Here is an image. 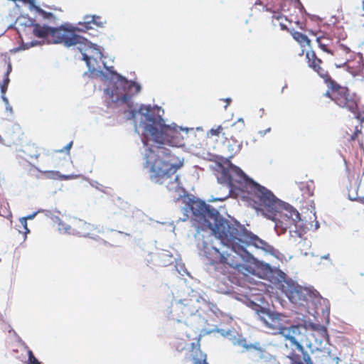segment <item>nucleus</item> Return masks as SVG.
I'll return each mask as SVG.
<instances>
[{
  "mask_svg": "<svg viewBox=\"0 0 364 364\" xmlns=\"http://www.w3.org/2000/svg\"><path fill=\"white\" fill-rule=\"evenodd\" d=\"M279 206L273 213L274 215L267 218L275 222V229L279 234L284 233L288 230L290 232H296L298 223L301 220L299 212L282 200Z\"/></svg>",
  "mask_w": 364,
  "mask_h": 364,
  "instance_id": "7",
  "label": "nucleus"
},
{
  "mask_svg": "<svg viewBox=\"0 0 364 364\" xmlns=\"http://www.w3.org/2000/svg\"><path fill=\"white\" fill-rule=\"evenodd\" d=\"M318 336H320L319 342L321 343L325 341L328 343L329 341V335L328 334V331L326 328L323 326H321L316 332Z\"/></svg>",
  "mask_w": 364,
  "mask_h": 364,
  "instance_id": "26",
  "label": "nucleus"
},
{
  "mask_svg": "<svg viewBox=\"0 0 364 364\" xmlns=\"http://www.w3.org/2000/svg\"><path fill=\"white\" fill-rule=\"evenodd\" d=\"M328 256H329V255H326V256H323V257H322V258L328 259Z\"/></svg>",
  "mask_w": 364,
  "mask_h": 364,
  "instance_id": "40",
  "label": "nucleus"
},
{
  "mask_svg": "<svg viewBox=\"0 0 364 364\" xmlns=\"http://www.w3.org/2000/svg\"><path fill=\"white\" fill-rule=\"evenodd\" d=\"M215 176L220 183L228 186L230 191L239 189L247 193L246 198L251 205L264 216L272 217L279 208L281 200L266 187L249 178L240 168L229 164H220L215 168Z\"/></svg>",
  "mask_w": 364,
  "mask_h": 364,
  "instance_id": "3",
  "label": "nucleus"
},
{
  "mask_svg": "<svg viewBox=\"0 0 364 364\" xmlns=\"http://www.w3.org/2000/svg\"><path fill=\"white\" fill-rule=\"evenodd\" d=\"M151 110L150 105H141L138 110L134 109L131 112V118H135L137 114H140L150 122L144 127V144L148 145L149 141H153L159 144L150 147L146 154V164L149 167L150 178L159 184H164L170 179L166 186L169 191H177L181 186V182L179 176L174 175L182 166L183 163L170 149L164 146H173V134L175 132L151 117L149 114Z\"/></svg>",
  "mask_w": 364,
  "mask_h": 364,
  "instance_id": "2",
  "label": "nucleus"
},
{
  "mask_svg": "<svg viewBox=\"0 0 364 364\" xmlns=\"http://www.w3.org/2000/svg\"><path fill=\"white\" fill-rule=\"evenodd\" d=\"M22 223L24 225V228H25V229L26 230V232H29L28 229L27 228L26 218H23V221H22Z\"/></svg>",
  "mask_w": 364,
  "mask_h": 364,
  "instance_id": "34",
  "label": "nucleus"
},
{
  "mask_svg": "<svg viewBox=\"0 0 364 364\" xmlns=\"http://www.w3.org/2000/svg\"><path fill=\"white\" fill-rule=\"evenodd\" d=\"M11 70H12V66H11V63L9 62V63L7 65L6 73H4V75L3 81L1 82H0L1 98L6 102H8V100L5 97V94L7 91L8 85L10 82L9 74L11 73Z\"/></svg>",
  "mask_w": 364,
  "mask_h": 364,
  "instance_id": "18",
  "label": "nucleus"
},
{
  "mask_svg": "<svg viewBox=\"0 0 364 364\" xmlns=\"http://www.w3.org/2000/svg\"><path fill=\"white\" fill-rule=\"evenodd\" d=\"M299 188L302 191L304 198H309L312 196L315 190V185L313 181H309L306 183H301Z\"/></svg>",
  "mask_w": 364,
  "mask_h": 364,
  "instance_id": "20",
  "label": "nucleus"
},
{
  "mask_svg": "<svg viewBox=\"0 0 364 364\" xmlns=\"http://www.w3.org/2000/svg\"><path fill=\"white\" fill-rule=\"evenodd\" d=\"M272 21L276 23L277 22L283 31H287L291 32V31L288 28V25H290L292 23L291 19H288L286 16L280 14L279 12H274L272 16Z\"/></svg>",
  "mask_w": 364,
  "mask_h": 364,
  "instance_id": "17",
  "label": "nucleus"
},
{
  "mask_svg": "<svg viewBox=\"0 0 364 364\" xmlns=\"http://www.w3.org/2000/svg\"><path fill=\"white\" fill-rule=\"evenodd\" d=\"M43 174L46 178L49 179L68 180L73 178L72 176L62 175L59 171H46L43 172Z\"/></svg>",
  "mask_w": 364,
  "mask_h": 364,
  "instance_id": "21",
  "label": "nucleus"
},
{
  "mask_svg": "<svg viewBox=\"0 0 364 364\" xmlns=\"http://www.w3.org/2000/svg\"><path fill=\"white\" fill-rule=\"evenodd\" d=\"M47 14V17H51L53 16V14L51 13H48V14Z\"/></svg>",
  "mask_w": 364,
  "mask_h": 364,
  "instance_id": "37",
  "label": "nucleus"
},
{
  "mask_svg": "<svg viewBox=\"0 0 364 364\" xmlns=\"http://www.w3.org/2000/svg\"><path fill=\"white\" fill-rule=\"evenodd\" d=\"M301 355L296 354L294 350L287 356L291 364H314L309 353L303 348Z\"/></svg>",
  "mask_w": 364,
  "mask_h": 364,
  "instance_id": "14",
  "label": "nucleus"
},
{
  "mask_svg": "<svg viewBox=\"0 0 364 364\" xmlns=\"http://www.w3.org/2000/svg\"><path fill=\"white\" fill-rule=\"evenodd\" d=\"M269 131H270V128H268L267 130L264 131V132L263 134H266V132H269Z\"/></svg>",
  "mask_w": 364,
  "mask_h": 364,
  "instance_id": "41",
  "label": "nucleus"
},
{
  "mask_svg": "<svg viewBox=\"0 0 364 364\" xmlns=\"http://www.w3.org/2000/svg\"><path fill=\"white\" fill-rule=\"evenodd\" d=\"M84 38V41L82 43H80V44L86 45V43H85V42H87V41L85 38Z\"/></svg>",
  "mask_w": 364,
  "mask_h": 364,
  "instance_id": "36",
  "label": "nucleus"
},
{
  "mask_svg": "<svg viewBox=\"0 0 364 364\" xmlns=\"http://www.w3.org/2000/svg\"><path fill=\"white\" fill-rule=\"evenodd\" d=\"M333 36L338 40H344L347 34L342 26H335L331 29Z\"/></svg>",
  "mask_w": 364,
  "mask_h": 364,
  "instance_id": "23",
  "label": "nucleus"
},
{
  "mask_svg": "<svg viewBox=\"0 0 364 364\" xmlns=\"http://www.w3.org/2000/svg\"><path fill=\"white\" fill-rule=\"evenodd\" d=\"M117 76L118 81L116 85V94L117 96L114 101L128 103L133 95L140 92L141 87L135 82L129 81L119 75H117Z\"/></svg>",
  "mask_w": 364,
  "mask_h": 364,
  "instance_id": "10",
  "label": "nucleus"
},
{
  "mask_svg": "<svg viewBox=\"0 0 364 364\" xmlns=\"http://www.w3.org/2000/svg\"><path fill=\"white\" fill-rule=\"evenodd\" d=\"M82 60L85 61L90 70H95L93 65H92V60H93L96 62V59L94 58L93 55L88 54L87 53H82Z\"/></svg>",
  "mask_w": 364,
  "mask_h": 364,
  "instance_id": "27",
  "label": "nucleus"
},
{
  "mask_svg": "<svg viewBox=\"0 0 364 364\" xmlns=\"http://www.w3.org/2000/svg\"><path fill=\"white\" fill-rule=\"evenodd\" d=\"M289 299L294 303H296L297 299H300V291L297 289H294L293 290H291L288 295Z\"/></svg>",
  "mask_w": 364,
  "mask_h": 364,
  "instance_id": "28",
  "label": "nucleus"
},
{
  "mask_svg": "<svg viewBox=\"0 0 364 364\" xmlns=\"http://www.w3.org/2000/svg\"><path fill=\"white\" fill-rule=\"evenodd\" d=\"M362 9L364 11V0L362 1Z\"/></svg>",
  "mask_w": 364,
  "mask_h": 364,
  "instance_id": "39",
  "label": "nucleus"
},
{
  "mask_svg": "<svg viewBox=\"0 0 364 364\" xmlns=\"http://www.w3.org/2000/svg\"><path fill=\"white\" fill-rule=\"evenodd\" d=\"M104 24V22L102 21V18L100 16H90L87 15L84 17L82 22H79L78 26L80 27L75 26L78 31L85 32L88 30L93 28V25L97 26V27H102Z\"/></svg>",
  "mask_w": 364,
  "mask_h": 364,
  "instance_id": "12",
  "label": "nucleus"
},
{
  "mask_svg": "<svg viewBox=\"0 0 364 364\" xmlns=\"http://www.w3.org/2000/svg\"><path fill=\"white\" fill-rule=\"evenodd\" d=\"M191 360L193 364H209L207 362V356L203 353L199 347L196 346L194 343H191Z\"/></svg>",
  "mask_w": 364,
  "mask_h": 364,
  "instance_id": "15",
  "label": "nucleus"
},
{
  "mask_svg": "<svg viewBox=\"0 0 364 364\" xmlns=\"http://www.w3.org/2000/svg\"><path fill=\"white\" fill-rule=\"evenodd\" d=\"M293 38L301 46V48L311 47V41L308 36L299 31L290 32Z\"/></svg>",
  "mask_w": 364,
  "mask_h": 364,
  "instance_id": "19",
  "label": "nucleus"
},
{
  "mask_svg": "<svg viewBox=\"0 0 364 364\" xmlns=\"http://www.w3.org/2000/svg\"><path fill=\"white\" fill-rule=\"evenodd\" d=\"M58 228L60 232L79 237H94L95 233L100 232L95 225L77 218L72 219L68 223L60 220Z\"/></svg>",
  "mask_w": 364,
  "mask_h": 364,
  "instance_id": "8",
  "label": "nucleus"
},
{
  "mask_svg": "<svg viewBox=\"0 0 364 364\" xmlns=\"http://www.w3.org/2000/svg\"><path fill=\"white\" fill-rule=\"evenodd\" d=\"M284 318L285 316L282 314H269V320H266L264 318L261 319L267 327L277 331L278 333L285 337L286 341L289 342L285 344L287 347H294L299 351H302L303 347L301 344L304 341L305 336L301 332V326L292 325L290 327H286L282 323Z\"/></svg>",
  "mask_w": 364,
  "mask_h": 364,
  "instance_id": "5",
  "label": "nucleus"
},
{
  "mask_svg": "<svg viewBox=\"0 0 364 364\" xmlns=\"http://www.w3.org/2000/svg\"><path fill=\"white\" fill-rule=\"evenodd\" d=\"M190 344L183 339L178 338L174 341L173 347L178 353L185 350Z\"/></svg>",
  "mask_w": 364,
  "mask_h": 364,
  "instance_id": "25",
  "label": "nucleus"
},
{
  "mask_svg": "<svg viewBox=\"0 0 364 364\" xmlns=\"http://www.w3.org/2000/svg\"><path fill=\"white\" fill-rule=\"evenodd\" d=\"M195 302L191 299H184L171 304L169 316L177 322L185 321L197 312Z\"/></svg>",
  "mask_w": 364,
  "mask_h": 364,
  "instance_id": "9",
  "label": "nucleus"
},
{
  "mask_svg": "<svg viewBox=\"0 0 364 364\" xmlns=\"http://www.w3.org/2000/svg\"><path fill=\"white\" fill-rule=\"evenodd\" d=\"M301 328H302V329L301 330V333L305 336V337H304V343L301 344V346H303V344H304V343H305V345H307V343H306V334H305V333L306 332V330L304 327H302V326H301ZM302 347L304 348V346H302Z\"/></svg>",
  "mask_w": 364,
  "mask_h": 364,
  "instance_id": "32",
  "label": "nucleus"
},
{
  "mask_svg": "<svg viewBox=\"0 0 364 364\" xmlns=\"http://www.w3.org/2000/svg\"><path fill=\"white\" fill-rule=\"evenodd\" d=\"M181 212L184 215L180 219L181 221L186 220L191 212L193 226L197 232L210 230L228 248V251L220 252L212 247L208 252L213 255L210 259L212 264H216V271L226 274L228 267L239 269L242 266L244 256L247 253L242 245L246 240L243 228L224 219L216 209L203 201H193L190 206L183 207Z\"/></svg>",
  "mask_w": 364,
  "mask_h": 364,
  "instance_id": "1",
  "label": "nucleus"
},
{
  "mask_svg": "<svg viewBox=\"0 0 364 364\" xmlns=\"http://www.w3.org/2000/svg\"><path fill=\"white\" fill-rule=\"evenodd\" d=\"M88 50H90L91 52L95 51L97 55H101V53L97 49L92 47V46H89Z\"/></svg>",
  "mask_w": 364,
  "mask_h": 364,
  "instance_id": "31",
  "label": "nucleus"
},
{
  "mask_svg": "<svg viewBox=\"0 0 364 364\" xmlns=\"http://www.w3.org/2000/svg\"><path fill=\"white\" fill-rule=\"evenodd\" d=\"M32 28L33 35L44 39L48 43H63L70 47L84 41L83 37L77 34V28L70 23H65L58 28L33 23Z\"/></svg>",
  "mask_w": 364,
  "mask_h": 364,
  "instance_id": "4",
  "label": "nucleus"
},
{
  "mask_svg": "<svg viewBox=\"0 0 364 364\" xmlns=\"http://www.w3.org/2000/svg\"><path fill=\"white\" fill-rule=\"evenodd\" d=\"M328 41L329 40L323 36H319L316 38V42L318 43V47L324 52L327 53H331V50L328 49Z\"/></svg>",
  "mask_w": 364,
  "mask_h": 364,
  "instance_id": "24",
  "label": "nucleus"
},
{
  "mask_svg": "<svg viewBox=\"0 0 364 364\" xmlns=\"http://www.w3.org/2000/svg\"><path fill=\"white\" fill-rule=\"evenodd\" d=\"M73 146V141H70L68 144L66 145V146L65 147V150L67 151H69L70 148L72 147Z\"/></svg>",
  "mask_w": 364,
  "mask_h": 364,
  "instance_id": "35",
  "label": "nucleus"
},
{
  "mask_svg": "<svg viewBox=\"0 0 364 364\" xmlns=\"http://www.w3.org/2000/svg\"><path fill=\"white\" fill-rule=\"evenodd\" d=\"M228 127H223L222 125H219L215 128H212L208 132V135L210 136H222L225 139H228L227 136L228 135Z\"/></svg>",
  "mask_w": 364,
  "mask_h": 364,
  "instance_id": "22",
  "label": "nucleus"
},
{
  "mask_svg": "<svg viewBox=\"0 0 364 364\" xmlns=\"http://www.w3.org/2000/svg\"><path fill=\"white\" fill-rule=\"evenodd\" d=\"M28 364H41V363L38 360V359L34 356L31 350H28Z\"/></svg>",
  "mask_w": 364,
  "mask_h": 364,
  "instance_id": "29",
  "label": "nucleus"
},
{
  "mask_svg": "<svg viewBox=\"0 0 364 364\" xmlns=\"http://www.w3.org/2000/svg\"><path fill=\"white\" fill-rule=\"evenodd\" d=\"M331 54L335 57L338 66L341 67L350 61L353 53L348 48L341 45L335 51H331Z\"/></svg>",
  "mask_w": 364,
  "mask_h": 364,
  "instance_id": "13",
  "label": "nucleus"
},
{
  "mask_svg": "<svg viewBox=\"0 0 364 364\" xmlns=\"http://www.w3.org/2000/svg\"><path fill=\"white\" fill-rule=\"evenodd\" d=\"M33 216H34V215H31L28 216L27 218L32 219L33 218Z\"/></svg>",
  "mask_w": 364,
  "mask_h": 364,
  "instance_id": "38",
  "label": "nucleus"
},
{
  "mask_svg": "<svg viewBox=\"0 0 364 364\" xmlns=\"http://www.w3.org/2000/svg\"><path fill=\"white\" fill-rule=\"evenodd\" d=\"M295 23H296V24H298L299 27L301 29H304V23L300 22V21H295Z\"/></svg>",
  "mask_w": 364,
  "mask_h": 364,
  "instance_id": "33",
  "label": "nucleus"
},
{
  "mask_svg": "<svg viewBox=\"0 0 364 364\" xmlns=\"http://www.w3.org/2000/svg\"><path fill=\"white\" fill-rule=\"evenodd\" d=\"M306 58L309 68L313 69L326 82L331 77L323 67V61L318 58L314 50L307 51Z\"/></svg>",
  "mask_w": 364,
  "mask_h": 364,
  "instance_id": "11",
  "label": "nucleus"
},
{
  "mask_svg": "<svg viewBox=\"0 0 364 364\" xmlns=\"http://www.w3.org/2000/svg\"><path fill=\"white\" fill-rule=\"evenodd\" d=\"M353 114H355V118L360 122V127L356 126L355 131L353 134H351L349 138L348 139V141H353L357 138L359 134H361V129H362V123L364 122V111H360L358 107V102H357V109L355 112H352Z\"/></svg>",
  "mask_w": 364,
  "mask_h": 364,
  "instance_id": "16",
  "label": "nucleus"
},
{
  "mask_svg": "<svg viewBox=\"0 0 364 364\" xmlns=\"http://www.w3.org/2000/svg\"><path fill=\"white\" fill-rule=\"evenodd\" d=\"M325 84L328 90L324 96L330 98L340 108L350 112H355L359 98L355 93L351 92L347 87L341 85L332 77L328 79Z\"/></svg>",
  "mask_w": 364,
  "mask_h": 364,
  "instance_id": "6",
  "label": "nucleus"
},
{
  "mask_svg": "<svg viewBox=\"0 0 364 364\" xmlns=\"http://www.w3.org/2000/svg\"><path fill=\"white\" fill-rule=\"evenodd\" d=\"M221 100L225 101L226 102V105L224 106L225 109H227V107L229 106L232 101L230 98L221 99Z\"/></svg>",
  "mask_w": 364,
  "mask_h": 364,
  "instance_id": "30",
  "label": "nucleus"
}]
</instances>
